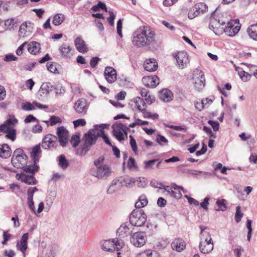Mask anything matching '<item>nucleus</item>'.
Wrapping results in <instances>:
<instances>
[{
	"label": "nucleus",
	"mask_w": 257,
	"mask_h": 257,
	"mask_svg": "<svg viewBox=\"0 0 257 257\" xmlns=\"http://www.w3.org/2000/svg\"><path fill=\"white\" fill-rule=\"evenodd\" d=\"M24 151L20 149H17L14 152L13 157L21 159L22 155L23 154Z\"/></svg>",
	"instance_id": "obj_64"
},
{
	"label": "nucleus",
	"mask_w": 257,
	"mask_h": 257,
	"mask_svg": "<svg viewBox=\"0 0 257 257\" xmlns=\"http://www.w3.org/2000/svg\"><path fill=\"white\" fill-rule=\"evenodd\" d=\"M100 127L99 128L98 144L104 143L105 145H112V141L110 137L104 131L106 127L105 124H99Z\"/></svg>",
	"instance_id": "obj_12"
},
{
	"label": "nucleus",
	"mask_w": 257,
	"mask_h": 257,
	"mask_svg": "<svg viewBox=\"0 0 257 257\" xmlns=\"http://www.w3.org/2000/svg\"><path fill=\"white\" fill-rule=\"evenodd\" d=\"M216 204L218 207V209H216V211H224L226 210L227 208V206L225 204V200L224 199H219L217 200L216 202Z\"/></svg>",
	"instance_id": "obj_46"
},
{
	"label": "nucleus",
	"mask_w": 257,
	"mask_h": 257,
	"mask_svg": "<svg viewBox=\"0 0 257 257\" xmlns=\"http://www.w3.org/2000/svg\"><path fill=\"white\" fill-rule=\"evenodd\" d=\"M6 138L14 141L16 138V131L15 128L11 129L9 132L6 133Z\"/></svg>",
	"instance_id": "obj_49"
},
{
	"label": "nucleus",
	"mask_w": 257,
	"mask_h": 257,
	"mask_svg": "<svg viewBox=\"0 0 257 257\" xmlns=\"http://www.w3.org/2000/svg\"><path fill=\"white\" fill-rule=\"evenodd\" d=\"M111 171L107 165H100L97 167L96 171L92 173L93 176L98 179H105L109 176Z\"/></svg>",
	"instance_id": "obj_10"
},
{
	"label": "nucleus",
	"mask_w": 257,
	"mask_h": 257,
	"mask_svg": "<svg viewBox=\"0 0 257 257\" xmlns=\"http://www.w3.org/2000/svg\"><path fill=\"white\" fill-rule=\"evenodd\" d=\"M219 22H217V19L215 18H212L210 20V22L209 25V29L212 30L216 35H218L219 33V29H220L218 25H219Z\"/></svg>",
	"instance_id": "obj_34"
},
{
	"label": "nucleus",
	"mask_w": 257,
	"mask_h": 257,
	"mask_svg": "<svg viewBox=\"0 0 257 257\" xmlns=\"http://www.w3.org/2000/svg\"><path fill=\"white\" fill-rule=\"evenodd\" d=\"M47 68L48 70L52 73H56L57 71L56 63L48 62L47 63Z\"/></svg>",
	"instance_id": "obj_53"
},
{
	"label": "nucleus",
	"mask_w": 257,
	"mask_h": 257,
	"mask_svg": "<svg viewBox=\"0 0 257 257\" xmlns=\"http://www.w3.org/2000/svg\"><path fill=\"white\" fill-rule=\"evenodd\" d=\"M186 244L184 241L181 239H175L171 243V246L173 250L181 252L185 247Z\"/></svg>",
	"instance_id": "obj_24"
},
{
	"label": "nucleus",
	"mask_w": 257,
	"mask_h": 257,
	"mask_svg": "<svg viewBox=\"0 0 257 257\" xmlns=\"http://www.w3.org/2000/svg\"><path fill=\"white\" fill-rule=\"evenodd\" d=\"M23 169L26 173L34 175L36 172L38 171L39 166L37 165V164L34 163L33 165L26 166L23 167Z\"/></svg>",
	"instance_id": "obj_38"
},
{
	"label": "nucleus",
	"mask_w": 257,
	"mask_h": 257,
	"mask_svg": "<svg viewBox=\"0 0 257 257\" xmlns=\"http://www.w3.org/2000/svg\"><path fill=\"white\" fill-rule=\"evenodd\" d=\"M61 56L63 58H70L73 55V50L67 44H63L59 48Z\"/></svg>",
	"instance_id": "obj_19"
},
{
	"label": "nucleus",
	"mask_w": 257,
	"mask_h": 257,
	"mask_svg": "<svg viewBox=\"0 0 257 257\" xmlns=\"http://www.w3.org/2000/svg\"><path fill=\"white\" fill-rule=\"evenodd\" d=\"M114 240L112 239L110 240H104L103 243L102 244V249L105 251H108L109 252H113L115 250L114 245Z\"/></svg>",
	"instance_id": "obj_31"
},
{
	"label": "nucleus",
	"mask_w": 257,
	"mask_h": 257,
	"mask_svg": "<svg viewBox=\"0 0 257 257\" xmlns=\"http://www.w3.org/2000/svg\"><path fill=\"white\" fill-rule=\"evenodd\" d=\"M99 124H96L92 128L90 129L86 133H85L82 138V141L84 145H94L98 144Z\"/></svg>",
	"instance_id": "obj_3"
},
{
	"label": "nucleus",
	"mask_w": 257,
	"mask_h": 257,
	"mask_svg": "<svg viewBox=\"0 0 257 257\" xmlns=\"http://www.w3.org/2000/svg\"><path fill=\"white\" fill-rule=\"evenodd\" d=\"M57 141L60 145H67L69 140V133L64 126H59L57 128Z\"/></svg>",
	"instance_id": "obj_8"
},
{
	"label": "nucleus",
	"mask_w": 257,
	"mask_h": 257,
	"mask_svg": "<svg viewBox=\"0 0 257 257\" xmlns=\"http://www.w3.org/2000/svg\"><path fill=\"white\" fill-rule=\"evenodd\" d=\"M117 234L121 238L127 236L130 234V228L126 223L121 225L116 231Z\"/></svg>",
	"instance_id": "obj_27"
},
{
	"label": "nucleus",
	"mask_w": 257,
	"mask_h": 257,
	"mask_svg": "<svg viewBox=\"0 0 257 257\" xmlns=\"http://www.w3.org/2000/svg\"><path fill=\"white\" fill-rule=\"evenodd\" d=\"M38 190V189L36 187L29 188L27 190V200H33L34 194Z\"/></svg>",
	"instance_id": "obj_51"
},
{
	"label": "nucleus",
	"mask_w": 257,
	"mask_h": 257,
	"mask_svg": "<svg viewBox=\"0 0 257 257\" xmlns=\"http://www.w3.org/2000/svg\"><path fill=\"white\" fill-rule=\"evenodd\" d=\"M122 20L121 19H119L117 22L116 29H117V33L120 38L122 37Z\"/></svg>",
	"instance_id": "obj_54"
},
{
	"label": "nucleus",
	"mask_w": 257,
	"mask_h": 257,
	"mask_svg": "<svg viewBox=\"0 0 257 257\" xmlns=\"http://www.w3.org/2000/svg\"><path fill=\"white\" fill-rule=\"evenodd\" d=\"M150 185L155 188H159L160 189H162L163 187V185L162 183L157 182L155 180H152L150 182Z\"/></svg>",
	"instance_id": "obj_61"
},
{
	"label": "nucleus",
	"mask_w": 257,
	"mask_h": 257,
	"mask_svg": "<svg viewBox=\"0 0 257 257\" xmlns=\"http://www.w3.org/2000/svg\"><path fill=\"white\" fill-rule=\"evenodd\" d=\"M20 179L22 182L28 185H36L37 183V181L34 175H27L22 174L20 176Z\"/></svg>",
	"instance_id": "obj_26"
},
{
	"label": "nucleus",
	"mask_w": 257,
	"mask_h": 257,
	"mask_svg": "<svg viewBox=\"0 0 257 257\" xmlns=\"http://www.w3.org/2000/svg\"><path fill=\"white\" fill-rule=\"evenodd\" d=\"M58 165L63 170H66L69 166V162L64 155H61L58 157Z\"/></svg>",
	"instance_id": "obj_39"
},
{
	"label": "nucleus",
	"mask_w": 257,
	"mask_h": 257,
	"mask_svg": "<svg viewBox=\"0 0 257 257\" xmlns=\"http://www.w3.org/2000/svg\"><path fill=\"white\" fill-rule=\"evenodd\" d=\"M41 49L39 43L33 41L28 45V51L32 54L36 55Z\"/></svg>",
	"instance_id": "obj_30"
},
{
	"label": "nucleus",
	"mask_w": 257,
	"mask_h": 257,
	"mask_svg": "<svg viewBox=\"0 0 257 257\" xmlns=\"http://www.w3.org/2000/svg\"><path fill=\"white\" fill-rule=\"evenodd\" d=\"M88 107L86 100L83 98L78 99L73 106L76 113L81 116H83L87 113Z\"/></svg>",
	"instance_id": "obj_9"
},
{
	"label": "nucleus",
	"mask_w": 257,
	"mask_h": 257,
	"mask_svg": "<svg viewBox=\"0 0 257 257\" xmlns=\"http://www.w3.org/2000/svg\"><path fill=\"white\" fill-rule=\"evenodd\" d=\"M74 148L76 154L83 156L90 150L91 146H72Z\"/></svg>",
	"instance_id": "obj_29"
},
{
	"label": "nucleus",
	"mask_w": 257,
	"mask_h": 257,
	"mask_svg": "<svg viewBox=\"0 0 257 257\" xmlns=\"http://www.w3.org/2000/svg\"><path fill=\"white\" fill-rule=\"evenodd\" d=\"M177 63L180 68L186 67L189 62L187 53L185 51L178 52L175 56Z\"/></svg>",
	"instance_id": "obj_14"
},
{
	"label": "nucleus",
	"mask_w": 257,
	"mask_h": 257,
	"mask_svg": "<svg viewBox=\"0 0 257 257\" xmlns=\"http://www.w3.org/2000/svg\"><path fill=\"white\" fill-rule=\"evenodd\" d=\"M73 123L74 127L76 128L80 126H84L86 124V121L84 119L80 118L76 120H74Z\"/></svg>",
	"instance_id": "obj_55"
},
{
	"label": "nucleus",
	"mask_w": 257,
	"mask_h": 257,
	"mask_svg": "<svg viewBox=\"0 0 257 257\" xmlns=\"http://www.w3.org/2000/svg\"><path fill=\"white\" fill-rule=\"evenodd\" d=\"M153 253L151 250H146L138 254L137 257H152Z\"/></svg>",
	"instance_id": "obj_58"
},
{
	"label": "nucleus",
	"mask_w": 257,
	"mask_h": 257,
	"mask_svg": "<svg viewBox=\"0 0 257 257\" xmlns=\"http://www.w3.org/2000/svg\"><path fill=\"white\" fill-rule=\"evenodd\" d=\"M219 22H217V19L215 18H212L210 20V22L209 25V29L212 30L216 35H218L219 33V29H220L218 25H219Z\"/></svg>",
	"instance_id": "obj_36"
},
{
	"label": "nucleus",
	"mask_w": 257,
	"mask_h": 257,
	"mask_svg": "<svg viewBox=\"0 0 257 257\" xmlns=\"http://www.w3.org/2000/svg\"><path fill=\"white\" fill-rule=\"evenodd\" d=\"M184 197L188 200V201L190 204L194 205L195 206H198L199 204V201L195 200L193 198L187 195H185Z\"/></svg>",
	"instance_id": "obj_59"
},
{
	"label": "nucleus",
	"mask_w": 257,
	"mask_h": 257,
	"mask_svg": "<svg viewBox=\"0 0 257 257\" xmlns=\"http://www.w3.org/2000/svg\"><path fill=\"white\" fill-rule=\"evenodd\" d=\"M35 107H37L40 109L48 108L47 105H43L37 102L36 101H34L32 103L29 102H26L22 103V109L25 110L26 111H30L34 110L35 109Z\"/></svg>",
	"instance_id": "obj_18"
},
{
	"label": "nucleus",
	"mask_w": 257,
	"mask_h": 257,
	"mask_svg": "<svg viewBox=\"0 0 257 257\" xmlns=\"http://www.w3.org/2000/svg\"><path fill=\"white\" fill-rule=\"evenodd\" d=\"M80 134L76 133L75 134L72 136L70 140V142L71 145H79L80 142Z\"/></svg>",
	"instance_id": "obj_48"
},
{
	"label": "nucleus",
	"mask_w": 257,
	"mask_h": 257,
	"mask_svg": "<svg viewBox=\"0 0 257 257\" xmlns=\"http://www.w3.org/2000/svg\"><path fill=\"white\" fill-rule=\"evenodd\" d=\"M173 93L168 89H163L159 92V98L164 102H170L173 99Z\"/></svg>",
	"instance_id": "obj_20"
},
{
	"label": "nucleus",
	"mask_w": 257,
	"mask_h": 257,
	"mask_svg": "<svg viewBox=\"0 0 257 257\" xmlns=\"http://www.w3.org/2000/svg\"><path fill=\"white\" fill-rule=\"evenodd\" d=\"M40 146H35V147L33 148L32 152L30 153L31 158L35 164H37L39 162V159L41 156Z\"/></svg>",
	"instance_id": "obj_21"
},
{
	"label": "nucleus",
	"mask_w": 257,
	"mask_h": 257,
	"mask_svg": "<svg viewBox=\"0 0 257 257\" xmlns=\"http://www.w3.org/2000/svg\"><path fill=\"white\" fill-rule=\"evenodd\" d=\"M208 123L212 126L214 131L216 132L219 130V123L216 121L209 120Z\"/></svg>",
	"instance_id": "obj_62"
},
{
	"label": "nucleus",
	"mask_w": 257,
	"mask_h": 257,
	"mask_svg": "<svg viewBox=\"0 0 257 257\" xmlns=\"http://www.w3.org/2000/svg\"><path fill=\"white\" fill-rule=\"evenodd\" d=\"M54 90V85L50 82L43 83L41 86L38 93V98L41 99L39 97H47L52 91Z\"/></svg>",
	"instance_id": "obj_15"
},
{
	"label": "nucleus",
	"mask_w": 257,
	"mask_h": 257,
	"mask_svg": "<svg viewBox=\"0 0 257 257\" xmlns=\"http://www.w3.org/2000/svg\"><path fill=\"white\" fill-rule=\"evenodd\" d=\"M162 189H164L165 191L167 192L171 196L175 198H180L182 196V194L180 192L178 193L175 192L173 190L172 187L169 186H164Z\"/></svg>",
	"instance_id": "obj_41"
},
{
	"label": "nucleus",
	"mask_w": 257,
	"mask_h": 257,
	"mask_svg": "<svg viewBox=\"0 0 257 257\" xmlns=\"http://www.w3.org/2000/svg\"><path fill=\"white\" fill-rule=\"evenodd\" d=\"M243 214L241 211V207L239 206H237L236 207V212L235 214V220L237 223L241 221V218L243 217Z\"/></svg>",
	"instance_id": "obj_50"
},
{
	"label": "nucleus",
	"mask_w": 257,
	"mask_h": 257,
	"mask_svg": "<svg viewBox=\"0 0 257 257\" xmlns=\"http://www.w3.org/2000/svg\"><path fill=\"white\" fill-rule=\"evenodd\" d=\"M144 67L146 71H154L158 68V64L155 59H149L144 63Z\"/></svg>",
	"instance_id": "obj_23"
},
{
	"label": "nucleus",
	"mask_w": 257,
	"mask_h": 257,
	"mask_svg": "<svg viewBox=\"0 0 257 257\" xmlns=\"http://www.w3.org/2000/svg\"><path fill=\"white\" fill-rule=\"evenodd\" d=\"M159 160L157 159H153L149 161H144V164H145V169H150L153 168V166L154 164L157 162Z\"/></svg>",
	"instance_id": "obj_52"
},
{
	"label": "nucleus",
	"mask_w": 257,
	"mask_h": 257,
	"mask_svg": "<svg viewBox=\"0 0 257 257\" xmlns=\"http://www.w3.org/2000/svg\"><path fill=\"white\" fill-rule=\"evenodd\" d=\"M136 181L138 182V186L139 187L145 188L147 186L146 179L144 178H139Z\"/></svg>",
	"instance_id": "obj_57"
},
{
	"label": "nucleus",
	"mask_w": 257,
	"mask_h": 257,
	"mask_svg": "<svg viewBox=\"0 0 257 257\" xmlns=\"http://www.w3.org/2000/svg\"><path fill=\"white\" fill-rule=\"evenodd\" d=\"M117 182L118 181L116 180H113L112 181L111 185L107 190L108 194H112L120 189L117 185Z\"/></svg>",
	"instance_id": "obj_42"
},
{
	"label": "nucleus",
	"mask_w": 257,
	"mask_h": 257,
	"mask_svg": "<svg viewBox=\"0 0 257 257\" xmlns=\"http://www.w3.org/2000/svg\"><path fill=\"white\" fill-rule=\"evenodd\" d=\"M65 20V16L62 14L55 15L53 19L52 23L55 26L61 24Z\"/></svg>",
	"instance_id": "obj_43"
},
{
	"label": "nucleus",
	"mask_w": 257,
	"mask_h": 257,
	"mask_svg": "<svg viewBox=\"0 0 257 257\" xmlns=\"http://www.w3.org/2000/svg\"><path fill=\"white\" fill-rule=\"evenodd\" d=\"M114 240V244H115L114 248L115 250H119L124 245V243L122 240H115V239H113Z\"/></svg>",
	"instance_id": "obj_56"
},
{
	"label": "nucleus",
	"mask_w": 257,
	"mask_h": 257,
	"mask_svg": "<svg viewBox=\"0 0 257 257\" xmlns=\"http://www.w3.org/2000/svg\"><path fill=\"white\" fill-rule=\"evenodd\" d=\"M202 245V246H201V245L199 244V249L200 251L204 254L210 252L213 249L214 245L213 241H210L209 243H205Z\"/></svg>",
	"instance_id": "obj_33"
},
{
	"label": "nucleus",
	"mask_w": 257,
	"mask_h": 257,
	"mask_svg": "<svg viewBox=\"0 0 257 257\" xmlns=\"http://www.w3.org/2000/svg\"><path fill=\"white\" fill-rule=\"evenodd\" d=\"M28 233H24L21 237L20 240L17 241V249L22 252L23 257H26V251L28 248Z\"/></svg>",
	"instance_id": "obj_13"
},
{
	"label": "nucleus",
	"mask_w": 257,
	"mask_h": 257,
	"mask_svg": "<svg viewBox=\"0 0 257 257\" xmlns=\"http://www.w3.org/2000/svg\"><path fill=\"white\" fill-rule=\"evenodd\" d=\"M147 221V215L142 209L134 210L130 215V222L133 225L141 227Z\"/></svg>",
	"instance_id": "obj_2"
},
{
	"label": "nucleus",
	"mask_w": 257,
	"mask_h": 257,
	"mask_svg": "<svg viewBox=\"0 0 257 257\" xmlns=\"http://www.w3.org/2000/svg\"><path fill=\"white\" fill-rule=\"evenodd\" d=\"M5 26L10 31L14 30L17 26V22L14 19H8L5 21Z\"/></svg>",
	"instance_id": "obj_44"
},
{
	"label": "nucleus",
	"mask_w": 257,
	"mask_h": 257,
	"mask_svg": "<svg viewBox=\"0 0 257 257\" xmlns=\"http://www.w3.org/2000/svg\"><path fill=\"white\" fill-rule=\"evenodd\" d=\"M104 74L106 81L109 83H112L116 80V71L112 67H106Z\"/></svg>",
	"instance_id": "obj_16"
},
{
	"label": "nucleus",
	"mask_w": 257,
	"mask_h": 257,
	"mask_svg": "<svg viewBox=\"0 0 257 257\" xmlns=\"http://www.w3.org/2000/svg\"><path fill=\"white\" fill-rule=\"evenodd\" d=\"M205 5L203 3L196 5L193 9L189 11L188 13V18L190 19H193L195 17L197 16L199 14L200 12L203 11L202 7H205Z\"/></svg>",
	"instance_id": "obj_22"
},
{
	"label": "nucleus",
	"mask_w": 257,
	"mask_h": 257,
	"mask_svg": "<svg viewBox=\"0 0 257 257\" xmlns=\"http://www.w3.org/2000/svg\"><path fill=\"white\" fill-rule=\"evenodd\" d=\"M140 103H143L144 106L146 105L145 102L140 97H137L131 104L132 106L134 104L135 107L137 108L139 110L142 112L145 118H152L153 119H157L158 118L159 115L157 113L152 114L150 112L148 111L146 108H142V106L139 104Z\"/></svg>",
	"instance_id": "obj_6"
},
{
	"label": "nucleus",
	"mask_w": 257,
	"mask_h": 257,
	"mask_svg": "<svg viewBox=\"0 0 257 257\" xmlns=\"http://www.w3.org/2000/svg\"><path fill=\"white\" fill-rule=\"evenodd\" d=\"M74 42L76 49L79 52L84 53L87 52V48L85 42L81 38H77Z\"/></svg>",
	"instance_id": "obj_25"
},
{
	"label": "nucleus",
	"mask_w": 257,
	"mask_h": 257,
	"mask_svg": "<svg viewBox=\"0 0 257 257\" xmlns=\"http://www.w3.org/2000/svg\"><path fill=\"white\" fill-rule=\"evenodd\" d=\"M12 150L10 146H0V157L6 159L11 156Z\"/></svg>",
	"instance_id": "obj_28"
},
{
	"label": "nucleus",
	"mask_w": 257,
	"mask_h": 257,
	"mask_svg": "<svg viewBox=\"0 0 257 257\" xmlns=\"http://www.w3.org/2000/svg\"><path fill=\"white\" fill-rule=\"evenodd\" d=\"M219 22H217V19L215 18H212L210 20V22L209 25V29L212 30L216 35H218L219 33V29H220L218 25H219Z\"/></svg>",
	"instance_id": "obj_35"
},
{
	"label": "nucleus",
	"mask_w": 257,
	"mask_h": 257,
	"mask_svg": "<svg viewBox=\"0 0 257 257\" xmlns=\"http://www.w3.org/2000/svg\"><path fill=\"white\" fill-rule=\"evenodd\" d=\"M193 79L194 86L198 90L202 89L205 86V77L202 71L197 69L193 74Z\"/></svg>",
	"instance_id": "obj_11"
},
{
	"label": "nucleus",
	"mask_w": 257,
	"mask_h": 257,
	"mask_svg": "<svg viewBox=\"0 0 257 257\" xmlns=\"http://www.w3.org/2000/svg\"><path fill=\"white\" fill-rule=\"evenodd\" d=\"M57 141V138L56 136L52 134H48L44 137L43 139V144H48L50 145L52 143H55Z\"/></svg>",
	"instance_id": "obj_40"
},
{
	"label": "nucleus",
	"mask_w": 257,
	"mask_h": 257,
	"mask_svg": "<svg viewBox=\"0 0 257 257\" xmlns=\"http://www.w3.org/2000/svg\"><path fill=\"white\" fill-rule=\"evenodd\" d=\"M131 243L135 247H141L144 245L147 241V236L145 232L138 231L130 234Z\"/></svg>",
	"instance_id": "obj_5"
},
{
	"label": "nucleus",
	"mask_w": 257,
	"mask_h": 257,
	"mask_svg": "<svg viewBox=\"0 0 257 257\" xmlns=\"http://www.w3.org/2000/svg\"><path fill=\"white\" fill-rule=\"evenodd\" d=\"M13 128V127H12L11 126L9 125V124L5 122V123L0 126V131H1V132L6 133Z\"/></svg>",
	"instance_id": "obj_63"
},
{
	"label": "nucleus",
	"mask_w": 257,
	"mask_h": 257,
	"mask_svg": "<svg viewBox=\"0 0 257 257\" xmlns=\"http://www.w3.org/2000/svg\"><path fill=\"white\" fill-rule=\"evenodd\" d=\"M249 37L257 41V24L250 25L247 29Z\"/></svg>",
	"instance_id": "obj_32"
},
{
	"label": "nucleus",
	"mask_w": 257,
	"mask_h": 257,
	"mask_svg": "<svg viewBox=\"0 0 257 257\" xmlns=\"http://www.w3.org/2000/svg\"><path fill=\"white\" fill-rule=\"evenodd\" d=\"M155 33L148 27H140L133 35V43L138 47L148 46L155 41Z\"/></svg>",
	"instance_id": "obj_1"
},
{
	"label": "nucleus",
	"mask_w": 257,
	"mask_h": 257,
	"mask_svg": "<svg viewBox=\"0 0 257 257\" xmlns=\"http://www.w3.org/2000/svg\"><path fill=\"white\" fill-rule=\"evenodd\" d=\"M236 70L238 71V74L240 77V78L243 81H247L249 78L250 77V75H249V74L244 71H243L240 69V68H236Z\"/></svg>",
	"instance_id": "obj_47"
},
{
	"label": "nucleus",
	"mask_w": 257,
	"mask_h": 257,
	"mask_svg": "<svg viewBox=\"0 0 257 257\" xmlns=\"http://www.w3.org/2000/svg\"><path fill=\"white\" fill-rule=\"evenodd\" d=\"M221 29H223L224 32L228 36L233 37L239 32L240 29V24L238 20H232L227 22V25L224 28L222 27Z\"/></svg>",
	"instance_id": "obj_7"
},
{
	"label": "nucleus",
	"mask_w": 257,
	"mask_h": 257,
	"mask_svg": "<svg viewBox=\"0 0 257 257\" xmlns=\"http://www.w3.org/2000/svg\"><path fill=\"white\" fill-rule=\"evenodd\" d=\"M148 203L147 197L145 195H142L139 198V201L135 203V207L138 209H141V208L144 207Z\"/></svg>",
	"instance_id": "obj_37"
},
{
	"label": "nucleus",
	"mask_w": 257,
	"mask_h": 257,
	"mask_svg": "<svg viewBox=\"0 0 257 257\" xmlns=\"http://www.w3.org/2000/svg\"><path fill=\"white\" fill-rule=\"evenodd\" d=\"M17 59L18 58L12 54L6 55L4 58V61L6 62L14 61L17 60Z\"/></svg>",
	"instance_id": "obj_60"
},
{
	"label": "nucleus",
	"mask_w": 257,
	"mask_h": 257,
	"mask_svg": "<svg viewBox=\"0 0 257 257\" xmlns=\"http://www.w3.org/2000/svg\"><path fill=\"white\" fill-rule=\"evenodd\" d=\"M91 9L94 12L99 11L100 9L104 10L105 12H107V9L106 5L101 2H99L97 5L93 6Z\"/></svg>",
	"instance_id": "obj_45"
},
{
	"label": "nucleus",
	"mask_w": 257,
	"mask_h": 257,
	"mask_svg": "<svg viewBox=\"0 0 257 257\" xmlns=\"http://www.w3.org/2000/svg\"><path fill=\"white\" fill-rule=\"evenodd\" d=\"M143 84L147 87H156L159 84V78L156 75L146 76L142 78Z\"/></svg>",
	"instance_id": "obj_17"
},
{
	"label": "nucleus",
	"mask_w": 257,
	"mask_h": 257,
	"mask_svg": "<svg viewBox=\"0 0 257 257\" xmlns=\"http://www.w3.org/2000/svg\"><path fill=\"white\" fill-rule=\"evenodd\" d=\"M112 127V135L119 142L122 143V141L127 139V131L129 130V128L126 125L122 123H118L113 125Z\"/></svg>",
	"instance_id": "obj_4"
}]
</instances>
